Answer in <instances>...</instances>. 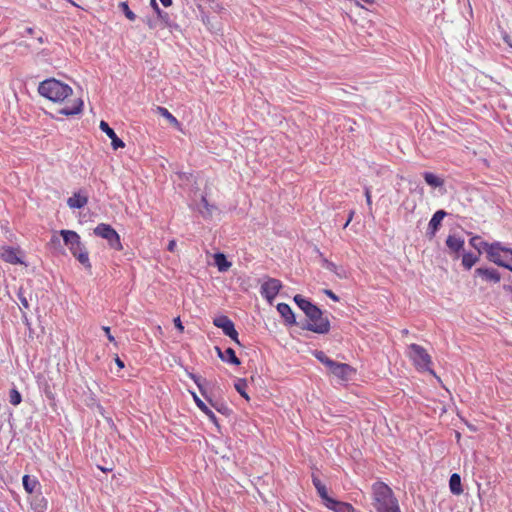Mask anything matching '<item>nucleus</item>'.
Returning <instances> with one entry per match:
<instances>
[{"instance_id":"nucleus-45","label":"nucleus","mask_w":512,"mask_h":512,"mask_svg":"<svg viewBox=\"0 0 512 512\" xmlns=\"http://www.w3.org/2000/svg\"><path fill=\"white\" fill-rule=\"evenodd\" d=\"M176 248V241L175 240H171L169 243H168V247L167 249L170 251V252H173Z\"/></svg>"},{"instance_id":"nucleus-7","label":"nucleus","mask_w":512,"mask_h":512,"mask_svg":"<svg viewBox=\"0 0 512 512\" xmlns=\"http://www.w3.org/2000/svg\"><path fill=\"white\" fill-rule=\"evenodd\" d=\"M213 324L222 329L224 335L231 338L235 343L240 344L238 332L235 329L233 321L229 317L225 315L217 316L213 319Z\"/></svg>"},{"instance_id":"nucleus-10","label":"nucleus","mask_w":512,"mask_h":512,"mask_svg":"<svg viewBox=\"0 0 512 512\" xmlns=\"http://www.w3.org/2000/svg\"><path fill=\"white\" fill-rule=\"evenodd\" d=\"M99 128L111 139V146L114 150L123 148L125 146L124 142L117 136L115 131L106 121L102 120L100 122Z\"/></svg>"},{"instance_id":"nucleus-8","label":"nucleus","mask_w":512,"mask_h":512,"mask_svg":"<svg viewBox=\"0 0 512 512\" xmlns=\"http://www.w3.org/2000/svg\"><path fill=\"white\" fill-rule=\"evenodd\" d=\"M60 235L64 244L69 248L72 255L85 249V245L81 242L80 236L72 230H61Z\"/></svg>"},{"instance_id":"nucleus-37","label":"nucleus","mask_w":512,"mask_h":512,"mask_svg":"<svg viewBox=\"0 0 512 512\" xmlns=\"http://www.w3.org/2000/svg\"><path fill=\"white\" fill-rule=\"evenodd\" d=\"M188 376L190 379H192L194 381V383L197 385V387L199 388L200 392L202 393L203 396L206 397L204 391H203V387H202V378L200 376H197L196 374L194 373H188Z\"/></svg>"},{"instance_id":"nucleus-14","label":"nucleus","mask_w":512,"mask_h":512,"mask_svg":"<svg viewBox=\"0 0 512 512\" xmlns=\"http://www.w3.org/2000/svg\"><path fill=\"white\" fill-rule=\"evenodd\" d=\"M83 106H84L83 100L81 98H76L73 100L71 106L66 105V106L62 107L61 109H59L58 112L61 115L73 116V115L80 114L83 110Z\"/></svg>"},{"instance_id":"nucleus-38","label":"nucleus","mask_w":512,"mask_h":512,"mask_svg":"<svg viewBox=\"0 0 512 512\" xmlns=\"http://www.w3.org/2000/svg\"><path fill=\"white\" fill-rule=\"evenodd\" d=\"M208 401L210 402V404L220 413L222 414H228L230 412V409L224 405V404H219V403H213L210 399H208Z\"/></svg>"},{"instance_id":"nucleus-9","label":"nucleus","mask_w":512,"mask_h":512,"mask_svg":"<svg viewBox=\"0 0 512 512\" xmlns=\"http://www.w3.org/2000/svg\"><path fill=\"white\" fill-rule=\"evenodd\" d=\"M282 288V283L276 278H268L262 285L260 293L267 299L268 302H272Z\"/></svg>"},{"instance_id":"nucleus-34","label":"nucleus","mask_w":512,"mask_h":512,"mask_svg":"<svg viewBox=\"0 0 512 512\" xmlns=\"http://www.w3.org/2000/svg\"><path fill=\"white\" fill-rule=\"evenodd\" d=\"M157 110L159 112V114L161 116H163L164 118H166L171 124L173 125H179V122L178 120L176 119V117H174L169 111L168 109L164 108V107H161V106H158L157 107Z\"/></svg>"},{"instance_id":"nucleus-42","label":"nucleus","mask_w":512,"mask_h":512,"mask_svg":"<svg viewBox=\"0 0 512 512\" xmlns=\"http://www.w3.org/2000/svg\"><path fill=\"white\" fill-rule=\"evenodd\" d=\"M324 293H325L328 297H330L332 300H334V301H338V297H337V295H336L333 291L326 289V290H324Z\"/></svg>"},{"instance_id":"nucleus-16","label":"nucleus","mask_w":512,"mask_h":512,"mask_svg":"<svg viewBox=\"0 0 512 512\" xmlns=\"http://www.w3.org/2000/svg\"><path fill=\"white\" fill-rule=\"evenodd\" d=\"M465 241L462 237L456 235H449L446 239V245L451 253L459 254L463 250Z\"/></svg>"},{"instance_id":"nucleus-4","label":"nucleus","mask_w":512,"mask_h":512,"mask_svg":"<svg viewBox=\"0 0 512 512\" xmlns=\"http://www.w3.org/2000/svg\"><path fill=\"white\" fill-rule=\"evenodd\" d=\"M306 317L307 319L304 322L298 323L301 329L318 334H326L329 332L330 322L327 317L323 316L322 310L316 305L307 312Z\"/></svg>"},{"instance_id":"nucleus-36","label":"nucleus","mask_w":512,"mask_h":512,"mask_svg":"<svg viewBox=\"0 0 512 512\" xmlns=\"http://www.w3.org/2000/svg\"><path fill=\"white\" fill-rule=\"evenodd\" d=\"M21 401H22V396H21L20 392L16 388L11 389L10 393H9L10 404H12L13 406H17L21 403Z\"/></svg>"},{"instance_id":"nucleus-21","label":"nucleus","mask_w":512,"mask_h":512,"mask_svg":"<svg viewBox=\"0 0 512 512\" xmlns=\"http://www.w3.org/2000/svg\"><path fill=\"white\" fill-rule=\"evenodd\" d=\"M325 506L335 512H352V506L350 504L339 502L333 498L328 500V503H325Z\"/></svg>"},{"instance_id":"nucleus-1","label":"nucleus","mask_w":512,"mask_h":512,"mask_svg":"<svg viewBox=\"0 0 512 512\" xmlns=\"http://www.w3.org/2000/svg\"><path fill=\"white\" fill-rule=\"evenodd\" d=\"M373 505L377 512H401L398 500L392 489L383 482H376L372 486Z\"/></svg>"},{"instance_id":"nucleus-39","label":"nucleus","mask_w":512,"mask_h":512,"mask_svg":"<svg viewBox=\"0 0 512 512\" xmlns=\"http://www.w3.org/2000/svg\"><path fill=\"white\" fill-rule=\"evenodd\" d=\"M355 4L361 8H364L365 5H373L375 0H354Z\"/></svg>"},{"instance_id":"nucleus-50","label":"nucleus","mask_w":512,"mask_h":512,"mask_svg":"<svg viewBox=\"0 0 512 512\" xmlns=\"http://www.w3.org/2000/svg\"><path fill=\"white\" fill-rule=\"evenodd\" d=\"M160 2L164 7H169L172 5V0H160Z\"/></svg>"},{"instance_id":"nucleus-27","label":"nucleus","mask_w":512,"mask_h":512,"mask_svg":"<svg viewBox=\"0 0 512 512\" xmlns=\"http://www.w3.org/2000/svg\"><path fill=\"white\" fill-rule=\"evenodd\" d=\"M294 302L305 313V315H307V312L314 306L313 303L299 294L294 296Z\"/></svg>"},{"instance_id":"nucleus-55","label":"nucleus","mask_w":512,"mask_h":512,"mask_svg":"<svg viewBox=\"0 0 512 512\" xmlns=\"http://www.w3.org/2000/svg\"><path fill=\"white\" fill-rule=\"evenodd\" d=\"M327 267L331 269L332 267H335V265L333 263H329Z\"/></svg>"},{"instance_id":"nucleus-29","label":"nucleus","mask_w":512,"mask_h":512,"mask_svg":"<svg viewBox=\"0 0 512 512\" xmlns=\"http://www.w3.org/2000/svg\"><path fill=\"white\" fill-rule=\"evenodd\" d=\"M86 269H91V263L89 260V253L87 249H83L80 252H77L73 255Z\"/></svg>"},{"instance_id":"nucleus-51","label":"nucleus","mask_w":512,"mask_h":512,"mask_svg":"<svg viewBox=\"0 0 512 512\" xmlns=\"http://www.w3.org/2000/svg\"><path fill=\"white\" fill-rule=\"evenodd\" d=\"M201 203H202V204L204 205V207L208 210V206H209V204H208V201H207L206 197H204V196L202 197V199H201Z\"/></svg>"},{"instance_id":"nucleus-46","label":"nucleus","mask_w":512,"mask_h":512,"mask_svg":"<svg viewBox=\"0 0 512 512\" xmlns=\"http://www.w3.org/2000/svg\"><path fill=\"white\" fill-rule=\"evenodd\" d=\"M479 240H480V237H479V236L472 237V238L470 239V244H471L472 246H474L475 248H478L477 241H479Z\"/></svg>"},{"instance_id":"nucleus-12","label":"nucleus","mask_w":512,"mask_h":512,"mask_svg":"<svg viewBox=\"0 0 512 512\" xmlns=\"http://www.w3.org/2000/svg\"><path fill=\"white\" fill-rule=\"evenodd\" d=\"M277 311L281 315V317L284 319L285 323L289 326L292 325H298L296 322L295 314L292 311L291 307L286 303H279L277 305Z\"/></svg>"},{"instance_id":"nucleus-49","label":"nucleus","mask_w":512,"mask_h":512,"mask_svg":"<svg viewBox=\"0 0 512 512\" xmlns=\"http://www.w3.org/2000/svg\"><path fill=\"white\" fill-rule=\"evenodd\" d=\"M353 219V216H352V210H350L347 214V220H346V223H345V227L348 226V224L352 221Z\"/></svg>"},{"instance_id":"nucleus-30","label":"nucleus","mask_w":512,"mask_h":512,"mask_svg":"<svg viewBox=\"0 0 512 512\" xmlns=\"http://www.w3.org/2000/svg\"><path fill=\"white\" fill-rule=\"evenodd\" d=\"M477 261L478 256L473 253H465L462 256V265L468 270L471 269Z\"/></svg>"},{"instance_id":"nucleus-48","label":"nucleus","mask_w":512,"mask_h":512,"mask_svg":"<svg viewBox=\"0 0 512 512\" xmlns=\"http://www.w3.org/2000/svg\"><path fill=\"white\" fill-rule=\"evenodd\" d=\"M215 350L217 352V355L218 357L223 361L224 359V351L221 350V348H219L218 346L215 347Z\"/></svg>"},{"instance_id":"nucleus-41","label":"nucleus","mask_w":512,"mask_h":512,"mask_svg":"<svg viewBox=\"0 0 512 512\" xmlns=\"http://www.w3.org/2000/svg\"><path fill=\"white\" fill-rule=\"evenodd\" d=\"M18 297H19V300H20L21 305H22L24 308L28 309V308H29V303H28V300L26 299V297H24V296L22 295V293H19V294H18Z\"/></svg>"},{"instance_id":"nucleus-56","label":"nucleus","mask_w":512,"mask_h":512,"mask_svg":"<svg viewBox=\"0 0 512 512\" xmlns=\"http://www.w3.org/2000/svg\"><path fill=\"white\" fill-rule=\"evenodd\" d=\"M456 438H458V439L460 438V433L459 432L456 433Z\"/></svg>"},{"instance_id":"nucleus-33","label":"nucleus","mask_w":512,"mask_h":512,"mask_svg":"<svg viewBox=\"0 0 512 512\" xmlns=\"http://www.w3.org/2000/svg\"><path fill=\"white\" fill-rule=\"evenodd\" d=\"M234 387L242 397H244L246 400H249V396L246 393L247 381L245 379H238L235 382Z\"/></svg>"},{"instance_id":"nucleus-44","label":"nucleus","mask_w":512,"mask_h":512,"mask_svg":"<svg viewBox=\"0 0 512 512\" xmlns=\"http://www.w3.org/2000/svg\"><path fill=\"white\" fill-rule=\"evenodd\" d=\"M365 196H366L367 204H368L369 206H371L372 201H371V192H370V189H369V188H366V189H365Z\"/></svg>"},{"instance_id":"nucleus-22","label":"nucleus","mask_w":512,"mask_h":512,"mask_svg":"<svg viewBox=\"0 0 512 512\" xmlns=\"http://www.w3.org/2000/svg\"><path fill=\"white\" fill-rule=\"evenodd\" d=\"M312 482L314 487L316 488L319 496L325 503H328V500H331L332 498L329 497L326 486L322 483V481L316 477L315 475L312 476Z\"/></svg>"},{"instance_id":"nucleus-31","label":"nucleus","mask_w":512,"mask_h":512,"mask_svg":"<svg viewBox=\"0 0 512 512\" xmlns=\"http://www.w3.org/2000/svg\"><path fill=\"white\" fill-rule=\"evenodd\" d=\"M314 356L317 360L327 366L329 369L334 365L335 361L330 359L323 351L316 350Z\"/></svg>"},{"instance_id":"nucleus-19","label":"nucleus","mask_w":512,"mask_h":512,"mask_svg":"<svg viewBox=\"0 0 512 512\" xmlns=\"http://www.w3.org/2000/svg\"><path fill=\"white\" fill-rule=\"evenodd\" d=\"M193 399L197 407L209 418V420L216 426H219L215 413L195 393H193Z\"/></svg>"},{"instance_id":"nucleus-20","label":"nucleus","mask_w":512,"mask_h":512,"mask_svg":"<svg viewBox=\"0 0 512 512\" xmlns=\"http://www.w3.org/2000/svg\"><path fill=\"white\" fill-rule=\"evenodd\" d=\"M151 6L154 10V12L157 14V17L164 23L166 27H173L176 26L169 16V14L162 9H160L159 5L157 4L156 0H151Z\"/></svg>"},{"instance_id":"nucleus-5","label":"nucleus","mask_w":512,"mask_h":512,"mask_svg":"<svg viewBox=\"0 0 512 512\" xmlns=\"http://www.w3.org/2000/svg\"><path fill=\"white\" fill-rule=\"evenodd\" d=\"M407 357L412 361L414 367L420 372H429L435 375L432 369V359L428 351L421 345L412 343L408 346Z\"/></svg>"},{"instance_id":"nucleus-13","label":"nucleus","mask_w":512,"mask_h":512,"mask_svg":"<svg viewBox=\"0 0 512 512\" xmlns=\"http://www.w3.org/2000/svg\"><path fill=\"white\" fill-rule=\"evenodd\" d=\"M447 213L444 210H438L434 213L428 224V234L430 237H434L439 227L441 226L442 220L445 218Z\"/></svg>"},{"instance_id":"nucleus-2","label":"nucleus","mask_w":512,"mask_h":512,"mask_svg":"<svg viewBox=\"0 0 512 512\" xmlns=\"http://www.w3.org/2000/svg\"><path fill=\"white\" fill-rule=\"evenodd\" d=\"M38 92L41 96L53 102H63L73 94V89L60 80L49 78L40 82Z\"/></svg>"},{"instance_id":"nucleus-25","label":"nucleus","mask_w":512,"mask_h":512,"mask_svg":"<svg viewBox=\"0 0 512 512\" xmlns=\"http://www.w3.org/2000/svg\"><path fill=\"white\" fill-rule=\"evenodd\" d=\"M214 261L220 272H226L231 267V262H229L225 254L221 252L214 255Z\"/></svg>"},{"instance_id":"nucleus-53","label":"nucleus","mask_w":512,"mask_h":512,"mask_svg":"<svg viewBox=\"0 0 512 512\" xmlns=\"http://www.w3.org/2000/svg\"><path fill=\"white\" fill-rule=\"evenodd\" d=\"M37 41H38L40 44H43V43L45 42V39H44L42 36H40V37H38V38H37Z\"/></svg>"},{"instance_id":"nucleus-3","label":"nucleus","mask_w":512,"mask_h":512,"mask_svg":"<svg viewBox=\"0 0 512 512\" xmlns=\"http://www.w3.org/2000/svg\"><path fill=\"white\" fill-rule=\"evenodd\" d=\"M489 261L512 272V248L503 247L499 242H481Z\"/></svg>"},{"instance_id":"nucleus-47","label":"nucleus","mask_w":512,"mask_h":512,"mask_svg":"<svg viewBox=\"0 0 512 512\" xmlns=\"http://www.w3.org/2000/svg\"><path fill=\"white\" fill-rule=\"evenodd\" d=\"M115 363L120 369H123L125 367L124 362L118 356H116L115 358Z\"/></svg>"},{"instance_id":"nucleus-17","label":"nucleus","mask_w":512,"mask_h":512,"mask_svg":"<svg viewBox=\"0 0 512 512\" xmlns=\"http://www.w3.org/2000/svg\"><path fill=\"white\" fill-rule=\"evenodd\" d=\"M475 273L485 281L498 283L501 280V275L496 269L477 268Z\"/></svg>"},{"instance_id":"nucleus-15","label":"nucleus","mask_w":512,"mask_h":512,"mask_svg":"<svg viewBox=\"0 0 512 512\" xmlns=\"http://www.w3.org/2000/svg\"><path fill=\"white\" fill-rule=\"evenodd\" d=\"M0 257L5 262L10 264H20L21 259L17 255V250L10 246H4L0 248Z\"/></svg>"},{"instance_id":"nucleus-35","label":"nucleus","mask_w":512,"mask_h":512,"mask_svg":"<svg viewBox=\"0 0 512 512\" xmlns=\"http://www.w3.org/2000/svg\"><path fill=\"white\" fill-rule=\"evenodd\" d=\"M118 7L127 17V19H129L130 21H134L136 19L135 13L131 11L127 2H120Z\"/></svg>"},{"instance_id":"nucleus-24","label":"nucleus","mask_w":512,"mask_h":512,"mask_svg":"<svg viewBox=\"0 0 512 512\" xmlns=\"http://www.w3.org/2000/svg\"><path fill=\"white\" fill-rule=\"evenodd\" d=\"M31 509L33 512H45L47 500L42 495H35L31 500Z\"/></svg>"},{"instance_id":"nucleus-32","label":"nucleus","mask_w":512,"mask_h":512,"mask_svg":"<svg viewBox=\"0 0 512 512\" xmlns=\"http://www.w3.org/2000/svg\"><path fill=\"white\" fill-rule=\"evenodd\" d=\"M22 484H23L24 489L28 493H32L34 491V488L38 484V482H37V480L30 478L29 475H24L22 478Z\"/></svg>"},{"instance_id":"nucleus-6","label":"nucleus","mask_w":512,"mask_h":512,"mask_svg":"<svg viewBox=\"0 0 512 512\" xmlns=\"http://www.w3.org/2000/svg\"><path fill=\"white\" fill-rule=\"evenodd\" d=\"M94 234L98 237L106 239L109 246L115 250H122L120 236L116 230L109 224L100 223L94 228Z\"/></svg>"},{"instance_id":"nucleus-18","label":"nucleus","mask_w":512,"mask_h":512,"mask_svg":"<svg viewBox=\"0 0 512 512\" xmlns=\"http://www.w3.org/2000/svg\"><path fill=\"white\" fill-rule=\"evenodd\" d=\"M88 203V196L76 192L67 200V205L72 209H81Z\"/></svg>"},{"instance_id":"nucleus-54","label":"nucleus","mask_w":512,"mask_h":512,"mask_svg":"<svg viewBox=\"0 0 512 512\" xmlns=\"http://www.w3.org/2000/svg\"><path fill=\"white\" fill-rule=\"evenodd\" d=\"M148 25H149V27H150V28H154V27H155V24H154V22H153V21H149V22H148Z\"/></svg>"},{"instance_id":"nucleus-11","label":"nucleus","mask_w":512,"mask_h":512,"mask_svg":"<svg viewBox=\"0 0 512 512\" xmlns=\"http://www.w3.org/2000/svg\"><path fill=\"white\" fill-rule=\"evenodd\" d=\"M352 368L348 364L335 362L330 368V372L337 377L341 382L348 380V376L351 373Z\"/></svg>"},{"instance_id":"nucleus-43","label":"nucleus","mask_w":512,"mask_h":512,"mask_svg":"<svg viewBox=\"0 0 512 512\" xmlns=\"http://www.w3.org/2000/svg\"><path fill=\"white\" fill-rule=\"evenodd\" d=\"M174 323H175V326L178 330L180 331H183L184 330V326L182 325L181 323V320L179 317H177L175 320H174Z\"/></svg>"},{"instance_id":"nucleus-52","label":"nucleus","mask_w":512,"mask_h":512,"mask_svg":"<svg viewBox=\"0 0 512 512\" xmlns=\"http://www.w3.org/2000/svg\"><path fill=\"white\" fill-rule=\"evenodd\" d=\"M33 31H34V29H33L32 27H27V28L25 29V32H26L27 34H32V33H33Z\"/></svg>"},{"instance_id":"nucleus-40","label":"nucleus","mask_w":512,"mask_h":512,"mask_svg":"<svg viewBox=\"0 0 512 512\" xmlns=\"http://www.w3.org/2000/svg\"><path fill=\"white\" fill-rule=\"evenodd\" d=\"M102 330L105 332V334H106V336H107L108 340H109L110 342H112V343H115V338H114V336L111 334L110 327H108V326H103V327H102Z\"/></svg>"},{"instance_id":"nucleus-28","label":"nucleus","mask_w":512,"mask_h":512,"mask_svg":"<svg viewBox=\"0 0 512 512\" xmlns=\"http://www.w3.org/2000/svg\"><path fill=\"white\" fill-rule=\"evenodd\" d=\"M223 353H224V359H223L224 362H227L232 365H240L241 362H240L239 358L236 356V353L233 348L229 347Z\"/></svg>"},{"instance_id":"nucleus-26","label":"nucleus","mask_w":512,"mask_h":512,"mask_svg":"<svg viewBox=\"0 0 512 512\" xmlns=\"http://www.w3.org/2000/svg\"><path fill=\"white\" fill-rule=\"evenodd\" d=\"M423 177L425 182L431 187H441L444 184V180L431 172H424Z\"/></svg>"},{"instance_id":"nucleus-23","label":"nucleus","mask_w":512,"mask_h":512,"mask_svg":"<svg viewBox=\"0 0 512 512\" xmlns=\"http://www.w3.org/2000/svg\"><path fill=\"white\" fill-rule=\"evenodd\" d=\"M449 488L454 495H460L463 493L461 477L459 474L454 473L451 475L449 480Z\"/></svg>"}]
</instances>
